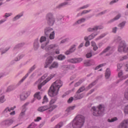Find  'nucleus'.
Wrapping results in <instances>:
<instances>
[{"label":"nucleus","instance_id":"obj_34","mask_svg":"<svg viewBox=\"0 0 128 128\" xmlns=\"http://www.w3.org/2000/svg\"><path fill=\"white\" fill-rule=\"evenodd\" d=\"M48 102V99L46 96H44L43 98V102H42V104H46V102Z\"/></svg>","mask_w":128,"mask_h":128},{"label":"nucleus","instance_id":"obj_30","mask_svg":"<svg viewBox=\"0 0 128 128\" xmlns=\"http://www.w3.org/2000/svg\"><path fill=\"white\" fill-rule=\"evenodd\" d=\"M38 40H36L34 42V48L35 50H36L38 48Z\"/></svg>","mask_w":128,"mask_h":128},{"label":"nucleus","instance_id":"obj_41","mask_svg":"<svg viewBox=\"0 0 128 128\" xmlns=\"http://www.w3.org/2000/svg\"><path fill=\"white\" fill-rule=\"evenodd\" d=\"M20 16H22V14L17 15L14 18V20H18Z\"/></svg>","mask_w":128,"mask_h":128},{"label":"nucleus","instance_id":"obj_42","mask_svg":"<svg viewBox=\"0 0 128 128\" xmlns=\"http://www.w3.org/2000/svg\"><path fill=\"white\" fill-rule=\"evenodd\" d=\"M24 92L25 94V96H26L27 98H28V96H30V90Z\"/></svg>","mask_w":128,"mask_h":128},{"label":"nucleus","instance_id":"obj_64","mask_svg":"<svg viewBox=\"0 0 128 128\" xmlns=\"http://www.w3.org/2000/svg\"><path fill=\"white\" fill-rule=\"evenodd\" d=\"M112 32H116V27L112 28Z\"/></svg>","mask_w":128,"mask_h":128},{"label":"nucleus","instance_id":"obj_25","mask_svg":"<svg viewBox=\"0 0 128 128\" xmlns=\"http://www.w3.org/2000/svg\"><path fill=\"white\" fill-rule=\"evenodd\" d=\"M40 92H36L34 95V98L38 100H40V98H42V97L40 96Z\"/></svg>","mask_w":128,"mask_h":128},{"label":"nucleus","instance_id":"obj_60","mask_svg":"<svg viewBox=\"0 0 128 128\" xmlns=\"http://www.w3.org/2000/svg\"><path fill=\"white\" fill-rule=\"evenodd\" d=\"M120 18V15L118 14L116 17H115L114 18V20H118V18Z\"/></svg>","mask_w":128,"mask_h":128},{"label":"nucleus","instance_id":"obj_56","mask_svg":"<svg viewBox=\"0 0 128 128\" xmlns=\"http://www.w3.org/2000/svg\"><path fill=\"white\" fill-rule=\"evenodd\" d=\"M57 48H58H58L55 49V50H56V54H60V50L58 49H57Z\"/></svg>","mask_w":128,"mask_h":128},{"label":"nucleus","instance_id":"obj_12","mask_svg":"<svg viewBox=\"0 0 128 128\" xmlns=\"http://www.w3.org/2000/svg\"><path fill=\"white\" fill-rule=\"evenodd\" d=\"M128 120H124L118 126V128H128Z\"/></svg>","mask_w":128,"mask_h":128},{"label":"nucleus","instance_id":"obj_14","mask_svg":"<svg viewBox=\"0 0 128 128\" xmlns=\"http://www.w3.org/2000/svg\"><path fill=\"white\" fill-rule=\"evenodd\" d=\"M36 68V66H34L32 68H30V69L29 70V72L22 78V80L20 81V82H22L24 80H26V78L28 76V74H30V72H32V70H34Z\"/></svg>","mask_w":128,"mask_h":128},{"label":"nucleus","instance_id":"obj_22","mask_svg":"<svg viewBox=\"0 0 128 128\" xmlns=\"http://www.w3.org/2000/svg\"><path fill=\"white\" fill-rule=\"evenodd\" d=\"M110 76V70L107 68L105 72V77L106 78H108Z\"/></svg>","mask_w":128,"mask_h":128},{"label":"nucleus","instance_id":"obj_48","mask_svg":"<svg viewBox=\"0 0 128 128\" xmlns=\"http://www.w3.org/2000/svg\"><path fill=\"white\" fill-rule=\"evenodd\" d=\"M124 24H126V22H122L119 24L118 26H120V28H124Z\"/></svg>","mask_w":128,"mask_h":128},{"label":"nucleus","instance_id":"obj_43","mask_svg":"<svg viewBox=\"0 0 128 128\" xmlns=\"http://www.w3.org/2000/svg\"><path fill=\"white\" fill-rule=\"evenodd\" d=\"M105 64H100L98 65L95 68V70H98V68H102V66H105Z\"/></svg>","mask_w":128,"mask_h":128},{"label":"nucleus","instance_id":"obj_16","mask_svg":"<svg viewBox=\"0 0 128 128\" xmlns=\"http://www.w3.org/2000/svg\"><path fill=\"white\" fill-rule=\"evenodd\" d=\"M104 27L102 26H95L94 28H88V32H96V30H102Z\"/></svg>","mask_w":128,"mask_h":128},{"label":"nucleus","instance_id":"obj_26","mask_svg":"<svg viewBox=\"0 0 128 128\" xmlns=\"http://www.w3.org/2000/svg\"><path fill=\"white\" fill-rule=\"evenodd\" d=\"M91 44L92 46H93L94 50H96L98 48L96 46V42H92Z\"/></svg>","mask_w":128,"mask_h":128},{"label":"nucleus","instance_id":"obj_61","mask_svg":"<svg viewBox=\"0 0 128 128\" xmlns=\"http://www.w3.org/2000/svg\"><path fill=\"white\" fill-rule=\"evenodd\" d=\"M118 76L119 78H120L122 76V72H118Z\"/></svg>","mask_w":128,"mask_h":128},{"label":"nucleus","instance_id":"obj_59","mask_svg":"<svg viewBox=\"0 0 128 128\" xmlns=\"http://www.w3.org/2000/svg\"><path fill=\"white\" fill-rule=\"evenodd\" d=\"M120 37L117 36L115 40L116 42H118V40H120Z\"/></svg>","mask_w":128,"mask_h":128},{"label":"nucleus","instance_id":"obj_18","mask_svg":"<svg viewBox=\"0 0 128 128\" xmlns=\"http://www.w3.org/2000/svg\"><path fill=\"white\" fill-rule=\"evenodd\" d=\"M12 122H14V121L12 120H6L2 122V124H4L5 126H10Z\"/></svg>","mask_w":128,"mask_h":128},{"label":"nucleus","instance_id":"obj_35","mask_svg":"<svg viewBox=\"0 0 128 128\" xmlns=\"http://www.w3.org/2000/svg\"><path fill=\"white\" fill-rule=\"evenodd\" d=\"M128 56H120V60H128Z\"/></svg>","mask_w":128,"mask_h":128},{"label":"nucleus","instance_id":"obj_53","mask_svg":"<svg viewBox=\"0 0 128 128\" xmlns=\"http://www.w3.org/2000/svg\"><path fill=\"white\" fill-rule=\"evenodd\" d=\"M96 84V82H94L93 83L90 84L88 86V88H92V86H94Z\"/></svg>","mask_w":128,"mask_h":128},{"label":"nucleus","instance_id":"obj_1","mask_svg":"<svg viewBox=\"0 0 128 128\" xmlns=\"http://www.w3.org/2000/svg\"><path fill=\"white\" fill-rule=\"evenodd\" d=\"M62 86V82L60 81V80H56L50 87L48 92V96L51 97L58 96V90H60V88Z\"/></svg>","mask_w":128,"mask_h":128},{"label":"nucleus","instance_id":"obj_47","mask_svg":"<svg viewBox=\"0 0 128 128\" xmlns=\"http://www.w3.org/2000/svg\"><path fill=\"white\" fill-rule=\"evenodd\" d=\"M92 53L89 52L86 54V57L87 58H92Z\"/></svg>","mask_w":128,"mask_h":128},{"label":"nucleus","instance_id":"obj_24","mask_svg":"<svg viewBox=\"0 0 128 128\" xmlns=\"http://www.w3.org/2000/svg\"><path fill=\"white\" fill-rule=\"evenodd\" d=\"M14 108H16V106H14V108H11L10 109L8 108H6L4 111V114H6V112H10L11 110H14Z\"/></svg>","mask_w":128,"mask_h":128},{"label":"nucleus","instance_id":"obj_17","mask_svg":"<svg viewBox=\"0 0 128 128\" xmlns=\"http://www.w3.org/2000/svg\"><path fill=\"white\" fill-rule=\"evenodd\" d=\"M54 32V30L52 28H46L44 30V34L46 36H48V34H50L52 32Z\"/></svg>","mask_w":128,"mask_h":128},{"label":"nucleus","instance_id":"obj_40","mask_svg":"<svg viewBox=\"0 0 128 128\" xmlns=\"http://www.w3.org/2000/svg\"><path fill=\"white\" fill-rule=\"evenodd\" d=\"M46 38L45 36H42L40 38V42H46Z\"/></svg>","mask_w":128,"mask_h":128},{"label":"nucleus","instance_id":"obj_13","mask_svg":"<svg viewBox=\"0 0 128 128\" xmlns=\"http://www.w3.org/2000/svg\"><path fill=\"white\" fill-rule=\"evenodd\" d=\"M84 94H80L78 92L76 93V94L74 96V100H80V98H84Z\"/></svg>","mask_w":128,"mask_h":128},{"label":"nucleus","instance_id":"obj_54","mask_svg":"<svg viewBox=\"0 0 128 128\" xmlns=\"http://www.w3.org/2000/svg\"><path fill=\"white\" fill-rule=\"evenodd\" d=\"M22 56H21L20 57H17L15 58V60L16 62H18V60H20V58H22Z\"/></svg>","mask_w":128,"mask_h":128},{"label":"nucleus","instance_id":"obj_55","mask_svg":"<svg viewBox=\"0 0 128 128\" xmlns=\"http://www.w3.org/2000/svg\"><path fill=\"white\" fill-rule=\"evenodd\" d=\"M46 76H48V74H44L43 76H42V80H44V78H46Z\"/></svg>","mask_w":128,"mask_h":128},{"label":"nucleus","instance_id":"obj_51","mask_svg":"<svg viewBox=\"0 0 128 128\" xmlns=\"http://www.w3.org/2000/svg\"><path fill=\"white\" fill-rule=\"evenodd\" d=\"M122 64H118L117 65L118 70H120V68H122Z\"/></svg>","mask_w":128,"mask_h":128},{"label":"nucleus","instance_id":"obj_8","mask_svg":"<svg viewBox=\"0 0 128 128\" xmlns=\"http://www.w3.org/2000/svg\"><path fill=\"white\" fill-rule=\"evenodd\" d=\"M47 20H48V24L50 26H52L54 22V18H52V14H48L46 16Z\"/></svg>","mask_w":128,"mask_h":128},{"label":"nucleus","instance_id":"obj_62","mask_svg":"<svg viewBox=\"0 0 128 128\" xmlns=\"http://www.w3.org/2000/svg\"><path fill=\"white\" fill-rule=\"evenodd\" d=\"M90 46V42L88 41H86L85 44V46Z\"/></svg>","mask_w":128,"mask_h":128},{"label":"nucleus","instance_id":"obj_2","mask_svg":"<svg viewBox=\"0 0 128 128\" xmlns=\"http://www.w3.org/2000/svg\"><path fill=\"white\" fill-rule=\"evenodd\" d=\"M84 124V116L78 115L72 122V126L74 128H80Z\"/></svg>","mask_w":128,"mask_h":128},{"label":"nucleus","instance_id":"obj_5","mask_svg":"<svg viewBox=\"0 0 128 128\" xmlns=\"http://www.w3.org/2000/svg\"><path fill=\"white\" fill-rule=\"evenodd\" d=\"M54 76V74H50L47 78L46 79L44 80L42 83H40V82H42V80H39L38 81H37L36 82V84L38 85V90H40V88H42V86H44V84H46V82H50V80H51Z\"/></svg>","mask_w":128,"mask_h":128},{"label":"nucleus","instance_id":"obj_33","mask_svg":"<svg viewBox=\"0 0 128 128\" xmlns=\"http://www.w3.org/2000/svg\"><path fill=\"white\" fill-rule=\"evenodd\" d=\"M56 101V99H52L50 102V105L48 106H52V104H54Z\"/></svg>","mask_w":128,"mask_h":128},{"label":"nucleus","instance_id":"obj_36","mask_svg":"<svg viewBox=\"0 0 128 128\" xmlns=\"http://www.w3.org/2000/svg\"><path fill=\"white\" fill-rule=\"evenodd\" d=\"M36 126V124L32 122L28 128H34Z\"/></svg>","mask_w":128,"mask_h":128},{"label":"nucleus","instance_id":"obj_45","mask_svg":"<svg viewBox=\"0 0 128 128\" xmlns=\"http://www.w3.org/2000/svg\"><path fill=\"white\" fill-rule=\"evenodd\" d=\"M84 20H86V19H84V18H82L81 20H78L77 22V23H78V24H82V22H84Z\"/></svg>","mask_w":128,"mask_h":128},{"label":"nucleus","instance_id":"obj_37","mask_svg":"<svg viewBox=\"0 0 128 128\" xmlns=\"http://www.w3.org/2000/svg\"><path fill=\"white\" fill-rule=\"evenodd\" d=\"M6 102V99L4 98V96H2L0 98V104H2Z\"/></svg>","mask_w":128,"mask_h":128},{"label":"nucleus","instance_id":"obj_29","mask_svg":"<svg viewBox=\"0 0 128 128\" xmlns=\"http://www.w3.org/2000/svg\"><path fill=\"white\" fill-rule=\"evenodd\" d=\"M63 126L64 123L62 122H60L57 125H56L54 128H61Z\"/></svg>","mask_w":128,"mask_h":128},{"label":"nucleus","instance_id":"obj_15","mask_svg":"<svg viewBox=\"0 0 128 128\" xmlns=\"http://www.w3.org/2000/svg\"><path fill=\"white\" fill-rule=\"evenodd\" d=\"M84 64L86 66H90L94 64V60H86L84 62Z\"/></svg>","mask_w":128,"mask_h":128},{"label":"nucleus","instance_id":"obj_52","mask_svg":"<svg viewBox=\"0 0 128 128\" xmlns=\"http://www.w3.org/2000/svg\"><path fill=\"white\" fill-rule=\"evenodd\" d=\"M42 120V118L40 117H37L36 119L34 120V122H40V120Z\"/></svg>","mask_w":128,"mask_h":128},{"label":"nucleus","instance_id":"obj_9","mask_svg":"<svg viewBox=\"0 0 128 128\" xmlns=\"http://www.w3.org/2000/svg\"><path fill=\"white\" fill-rule=\"evenodd\" d=\"M103 52H110V54H106L107 56H108L112 54L114 52V48L112 47L108 46L103 51Z\"/></svg>","mask_w":128,"mask_h":128},{"label":"nucleus","instance_id":"obj_57","mask_svg":"<svg viewBox=\"0 0 128 128\" xmlns=\"http://www.w3.org/2000/svg\"><path fill=\"white\" fill-rule=\"evenodd\" d=\"M68 40V39H64L61 41V44H64V42H66Z\"/></svg>","mask_w":128,"mask_h":128},{"label":"nucleus","instance_id":"obj_11","mask_svg":"<svg viewBox=\"0 0 128 128\" xmlns=\"http://www.w3.org/2000/svg\"><path fill=\"white\" fill-rule=\"evenodd\" d=\"M82 61V58H75L70 59L69 62H72V64H78V62H80Z\"/></svg>","mask_w":128,"mask_h":128},{"label":"nucleus","instance_id":"obj_44","mask_svg":"<svg viewBox=\"0 0 128 128\" xmlns=\"http://www.w3.org/2000/svg\"><path fill=\"white\" fill-rule=\"evenodd\" d=\"M128 78V74L126 75V76H122L121 78H120V80H126V78Z\"/></svg>","mask_w":128,"mask_h":128},{"label":"nucleus","instance_id":"obj_6","mask_svg":"<svg viewBox=\"0 0 128 128\" xmlns=\"http://www.w3.org/2000/svg\"><path fill=\"white\" fill-rule=\"evenodd\" d=\"M56 105H53V106H41L38 108V112H45V110H48V112H52L54 108H56Z\"/></svg>","mask_w":128,"mask_h":128},{"label":"nucleus","instance_id":"obj_23","mask_svg":"<svg viewBox=\"0 0 128 128\" xmlns=\"http://www.w3.org/2000/svg\"><path fill=\"white\" fill-rule=\"evenodd\" d=\"M27 96L26 95V94L23 92L20 96V100H26Z\"/></svg>","mask_w":128,"mask_h":128},{"label":"nucleus","instance_id":"obj_28","mask_svg":"<svg viewBox=\"0 0 128 128\" xmlns=\"http://www.w3.org/2000/svg\"><path fill=\"white\" fill-rule=\"evenodd\" d=\"M74 106H70L66 109V112H70L71 110H74Z\"/></svg>","mask_w":128,"mask_h":128},{"label":"nucleus","instance_id":"obj_27","mask_svg":"<svg viewBox=\"0 0 128 128\" xmlns=\"http://www.w3.org/2000/svg\"><path fill=\"white\" fill-rule=\"evenodd\" d=\"M116 120H118V118L116 117H114V118H112L111 119H108V122H116Z\"/></svg>","mask_w":128,"mask_h":128},{"label":"nucleus","instance_id":"obj_3","mask_svg":"<svg viewBox=\"0 0 128 128\" xmlns=\"http://www.w3.org/2000/svg\"><path fill=\"white\" fill-rule=\"evenodd\" d=\"M92 110L93 112V115L95 116H102V112H104V105L100 104L97 108L92 107Z\"/></svg>","mask_w":128,"mask_h":128},{"label":"nucleus","instance_id":"obj_20","mask_svg":"<svg viewBox=\"0 0 128 128\" xmlns=\"http://www.w3.org/2000/svg\"><path fill=\"white\" fill-rule=\"evenodd\" d=\"M58 62H54L51 65V66H50L49 67L50 70H52V68H58Z\"/></svg>","mask_w":128,"mask_h":128},{"label":"nucleus","instance_id":"obj_31","mask_svg":"<svg viewBox=\"0 0 128 128\" xmlns=\"http://www.w3.org/2000/svg\"><path fill=\"white\" fill-rule=\"evenodd\" d=\"M58 58L59 60H62L66 58V56H64L60 54L58 56Z\"/></svg>","mask_w":128,"mask_h":128},{"label":"nucleus","instance_id":"obj_38","mask_svg":"<svg viewBox=\"0 0 128 128\" xmlns=\"http://www.w3.org/2000/svg\"><path fill=\"white\" fill-rule=\"evenodd\" d=\"M14 88L13 86H10L8 88L7 90H6V92H10L12 90H14Z\"/></svg>","mask_w":128,"mask_h":128},{"label":"nucleus","instance_id":"obj_50","mask_svg":"<svg viewBox=\"0 0 128 128\" xmlns=\"http://www.w3.org/2000/svg\"><path fill=\"white\" fill-rule=\"evenodd\" d=\"M72 100H74V98L71 97L68 100V104H70V102H72Z\"/></svg>","mask_w":128,"mask_h":128},{"label":"nucleus","instance_id":"obj_7","mask_svg":"<svg viewBox=\"0 0 128 128\" xmlns=\"http://www.w3.org/2000/svg\"><path fill=\"white\" fill-rule=\"evenodd\" d=\"M118 50L120 52H128V46L126 47V44L124 41H122L118 47Z\"/></svg>","mask_w":128,"mask_h":128},{"label":"nucleus","instance_id":"obj_63","mask_svg":"<svg viewBox=\"0 0 128 128\" xmlns=\"http://www.w3.org/2000/svg\"><path fill=\"white\" fill-rule=\"evenodd\" d=\"M124 68L126 72H128V64L126 65Z\"/></svg>","mask_w":128,"mask_h":128},{"label":"nucleus","instance_id":"obj_19","mask_svg":"<svg viewBox=\"0 0 128 128\" xmlns=\"http://www.w3.org/2000/svg\"><path fill=\"white\" fill-rule=\"evenodd\" d=\"M76 50V46H72L69 50H67L65 54H72V52H74V51Z\"/></svg>","mask_w":128,"mask_h":128},{"label":"nucleus","instance_id":"obj_32","mask_svg":"<svg viewBox=\"0 0 128 128\" xmlns=\"http://www.w3.org/2000/svg\"><path fill=\"white\" fill-rule=\"evenodd\" d=\"M49 38L50 40H54V31L50 34Z\"/></svg>","mask_w":128,"mask_h":128},{"label":"nucleus","instance_id":"obj_49","mask_svg":"<svg viewBox=\"0 0 128 128\" xmlns=\"http://www.w3.org/2000/svg\"><path fill=\"white\" fill-rule=\"evenodd\" d=\"M66 4H68V2H66L62 3L59 5V8H62V6H66Z\"/></svg>","mask_w":128,"mask_h":128},{"label":"nucleus","instance_id":"obj_46","mask_svg":"<svg viewBox=\"0 0 128 128\" xmlns=\"http://www.w3.org/2000/svg\"><path fill=\"white\" fill-rule=\"evenodd\" d=\"M124 114H128V105L125 107Z\"/></svg>","mask_w":128,"mask_h":128},{"label":"nucleus","instance_id":"obj_39","mask_svg":"<svg viewBox=\"0 0 128 128\" xmlns=\"http://www.w3.org/2000/svg\"><path fill=\"white\" fill-rule=\"evenodd\" d=\"M84 90H85L84 87L82 86L80 88H79L77 92L78 93H80V92H82L83 91H84Z\"/></svg>","mask_w":128,"mask_h":128},{"label":"nucleus","instance_id":"obj_21","mask_svg":"<svg viewBox=\"0 0 128 128\" xmlns=\"http://www.w3.org/2000/svg\"><path fill=\"white\" fill-rule=\"evenodd\" d=\"M96 36V34H92L88 36V37L85 36L84 40H92V38H94V36Z\"/></svg>","mask_w":128,"mask_h":128},{"label":"nucleus","instance_id":"obj_58","mask_svg":"<svg viewBox=\"0 0 128 128\" xmlns=\"http://www.w3.org/2000/svg\"><path fill=\"white\" fill-rule=\"evenodd\" d=\"M80 84H82V82H80V81H79L75 84V86H80Z\"/></svg>","mask_w":128,"mask_h":128},{"label":"nucleus","instance_id":"obj_4","mask_svg":"<svg viewBox=\"0 0 128 128\" xmlns=\"http://www.w3.org/2000/svg\"><path fill=\"white\" fill-rule=\"evenodd\" d=\"M42 48L43 49L44 48L46 52L52 54L56 48H58V46L56 44H52L49 46H46V44L45 45L42 44Z\"/></svg>","mask_w":128,"mask_h":128},{"label":"nucleus","instance_id":"obj_10","mask_svg":"<svg viewBox=\"0 0 128 128\" xmlns=\"http://www.w3.org/2000/svg\"><path fill=\"white\" fill-rule=\"evenodd\" d=\"M52 60H54V59L52 56L48 57L46 60L44 68H48V66H50V64L52 62Z\"/></svg>","mask_w":128,"mask_h":128}]
</instances>
